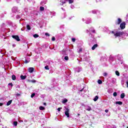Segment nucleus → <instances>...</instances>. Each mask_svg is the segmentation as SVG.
I'll use <instances>...</instances> for the list:
<instances>
[{
    "label": "nucleus",
    "instance_id": "nucleus-12",
    "mask_svg": "<svg viewBox=\"0 0 128 128\" xmlns=\"http://www.w3.org/2000/svg\"><path fill=\"white\" fill-rule=\"evenodd\" d=\"M39 109L40 110H44L45 108L42 106H40Z\"/></svg>",
    "mask_w": 128,
    "mask_h": 128
},
{
    "label": "nucleus",
    "instance_id": "nucleus-42",
    "mask_svg": "<svg viewBox=\"0 0 128 128\" xmlns=\"http://www.w3.org/2000/svg\"><path fill=\"white\" fill-rule=\"evenodd\" d=\"M44 106H46V103L44 102Z\"/></svg>",
    "mask_w": 128,
    "mask_h": 128
},
{
    "label": "nucleus",
    "instance_id": "nucleus-37",
    "mask_svg": "<svg viewBox=\"0 0 128 128\" xmlns=\"http://www.w3.org/2000/svg\"><path fill=\"white\" fill-rule=\"evenodd\" d=\"M92 32L94 34L96 32V30H92Z\"/></svg>",
    "mask_w": 128,
    "mask_h": 128
},
{
    "label": "nucleus",
    "instance_id": "nucleus-2",
    "mask_svg": "<svg viewBox=\"0 0 128 128\" xmlns=\"http://www.w3.org/2000/svg\"><path fill=\"white\" fill-rule=\"evenodd\" d=\"M12 38H14V40H16L17 42H20V36L18 35H12Z\"/></svg>",
    "mask_w": 128,
    "mask_h": 128
},
{
    "label": "nucleus",
    "instance_id": "nucleus-3",
    "mask_svg": "<svg viewBox=\"0 0 128 128\" xmlns=\"http://www.w3.org/2000/svg\"><path fill=\"white\" fill-rule=\"evenodd\" d=\"M120 28L121 30H124L126 28V22H124L120 24Z\"/></svg>",
    "mask_w": 128,
    "mask_h": 128
},
{
    "label": "nucleus",
    "instance_id": "nucleus-9",
    "mask_svg": "<svg viewBox=\"0 0 128 128\" xmlns=\"http://www.w3.org/2000/svg\"><path fill=\"white\" fill-rule=\"evenodd\" d=\"M116 104H119L120 106H122V102L120 101L116 102Z\"/></svg>",
    "mask_w": 128,
    "mask_h": 128
},
{
    "label": "nucleus",
    "instance_id": "nucleus-16",
    "mask_svg": "<svg viewBox=\"0 0 128 128\" xmlns=\"http://www.w3.org/2000/svg\"><path fill=\"white\" fill-rule=\"evenodd\" d=\"M68 102V100L67 99H64L62 101V104H66Z\"/></svg>",
    "mask_w": 128,
    "mask_h": 128
},
{
    "label": "nucleus",
    "instance_id": "nucleus-25",
    "mask_svg": "<svg viewBox=\"0 0 128 128\" xmlns=\"http://www.w3.org/2000/svg\"><path fill=\"white\" fill-rule=\"evenodd\" d=\"M44 69H45V70H50V68H48V66H44Z\"/></svg>",
    "mask_w": 128,
    "mask_h": 128
},
{
    "label": "nucleus",
    "instance_id": "nucleus-33",
    "mask_svg": "<svg viewBox=\"0 0 128 128\" xmlns=\"http://www.w3.org/2000/svg\"><path fill=\"white\" fill-rule=\"evenodd\" d=\"M72 42H76V38H72Z\"/></svg>",
    "mask_w": 128,
    "mask_h": 128
},
{
    "label": "nucleus",
    "instance_id": "nucleus-44",
    "mask_svg": "<svg viewBox=\"0 0 128 128\" xmlns=\"http://www.w3.org/2000/svg\"><path fill=\"white\" fill-rule=\"evenodd\" d=\"M78 116H80V114H78Z\"/></svg>",
    "mask_w": 128,
    "mask_h": 128
},
{
    "label": "nucleus",
    "instance_id": "nucleus-34",
    "mask_svg": "<svg viewBox=\"0 0 128 128\" xmlns=\"http://www.w3.org/2000/svg\"><path fill=\"white\" fill-rule=\"evenodd\" d=\"M8 86H14L12 82L9 83V84H8Z\"/></svg>",
    "mask_w": 128,
    "mask_h": 128
},
{
    "label": "nucleus",
    "instance_id": "nucleus-24",
    "mask_svg": "<svg viewBox=\"0 0 128 128\" xmlns=\"http://www.w3.org/2000/svg\"><path fill=\"white\" fill-rule=\"evenodd\" d=\"M64 60H68V56H66L64 58Z\"/></svg>",
    "mask_w": 128,
    "mask_h": 128
},
{
    "label": "nucleus",
    "instance_id": "nucleus-26",
    "mask_svg": "<svg viewBox=\"0 0 128 128\" xmlns=\"http://www.w3.org/2000/svg\"><path fill=\"white\" fill-rule=\"evenodd\" d=\"M45 36H50V34L48 32L45 33Z\"/></svg>",
    "mask_w": 128,
    "mask_h": 128
},
{
    "label": "nucleus",
    "instance_id": "nucleus-39",
    "mask_svg": "<svg viewBox=\"0 0 128 128\" xmlns=\"http://www.w3.org/2000/svg\"><path fill=\"white\" fill-rule=\"evenodd\" d=\"M25 62L26 64H28V60H26Z\"/></svg>",
    "mask_w": 128,
    "mask_h": 128
},
{
    "label": "nucleus",
    "instance_id": "nucleus-6",
    "mask_svg": "<svg viewBox=\"0 0 128 128\" xmlns=\"http://www.w3.org/2000/svg\"><path fill=\"white\" fill-rule=\"evenodd\" d=\"M98 44H94L92 48V50H96V48H98Z\"/></svg>",
    "mask_w": 128,
    "mask_h": 128
},
{
    "label": "nucleus",
    "instance_id": "nucleus-23",
    "mask_svg": "<svg viewBox=\"0 0 128 128\" xmlns=\"http://www.w3.org/2000/svg\"><path fill=\"white\" fill-rule=\"evenodd\" d=\"M114 96H118V93L116 92H114L113 94Z\"/></svg>",
    "mask_w": 128,
    "mask_h": 128
},
{
    "label": "nucleus",
    "instance_id": "nucleus-43",
    "mask_svg": "<svg viewBox=\"0 0 128 128\" xmlns=\"http://www.w3.org/2000/svg\"><path fill=\"white\" fill-rule=\"evenodd\" d=\"M82 90H84V89L80 90V92H82Z\"/></svg>",
    "mask_w": 128,
    "mask_h": 128
},
{
    "label": "nucleus",
    "instance_id": "nucleus-31",
    "mask_svg": "<svg viewBox=\"0 0 128 128\" xmlns=\"http://www.w3.org/2000/svg\"><path fill=\"white\" fill-rule=\"evenodd\" d=\"M62 108H58V112H60V110H62Z\"/></svg>",
    "mask_w": 128,
    "mask_h": 128
},
{
    "label": "nucleus",
    "instance_id": "nucleus-18",
    "mask_svg": "<svg viewBox=\"0 0 128 128\" xmlns=\"http://www.w3.org/2000/svg\"><path fill=\"white\" fill-rule=\"evenodd\" d=\"M40 10L41 12H43V10H44V6H40Z\"/></svg>",
    "mask_w": 128,
    "mask_h": 128
},
{
    "label": "nucleus",
    "instance_id": "nucleus-1",
    "mask_svg": "<svg viewBox=\"0 0 128 128\" xmlns=\"http://www.w3.org/2000/svg\"><path fill=\"white\" fill-rule=\"evenodd\" d=\"M124 34V32H118L116 31V33L114 34V36L116 38H118V36H122Z\"/></svg>",
    "mask_w": 128,
    "mask_h": 128
},
{
    "label": "nucleus",
    "instance_id": "nucleus-38",
    "mask_svg": "<svg viewBox=\"0 0 128 128\" xmlns=\"http://www.w3.org/2000/svg\"><path fill=\"white\" fill-rule=\"evenodd\" d=\"M126 84L127 85L126 88H128V81H126Z\"/></svg>",
    "mask_w": 128,
    "mask_h": 128
},
{
    "label": "nucleus",
    "instance_id": "nucleus-8",
    "mask_svg": "<svg viewBox=\"0 0 128 128\" xmlns=\"http://www.w3.org/2000/svg\"><path fill=\"white\" fill-rule=\"evenodd\" d=\"M20 78L21 80H26V76L21 75L20 76Z\"/></svg>",
    "mask_w": 128,
    "mask_h": 128
},
{
    "label": "nucleus",
    "instance_id": "nucleus-21",
    "mask_svg": "<svg viewBox=\"0 0 128 128\" xmlns=\"http://www.w3.org/2000/svg\"><path fill=\"white\" fill-rule=\"evenodd\" d=\"M34 38H38L39 36L38 34H35L33 36Z\"/></svg>",
    "mask_w": 128,
    "mask_h": 128
},
{
    "label": "nucleus",
    "instance_id": "nucleus-30",
    "mask_svg": "<svg viewBox=\"0 0 128 128\" xmlns=\"http://www.w3.org/2000/svg\"><path fill=\"white\" fill-rule=\"evenodd\" d=\"M82 52V48H80L79 49L78 52Z\"/></svg>",
    "mask_w": 128,
    "mask_h": 128
},
{
    "label": "nucleus",
    "instance_id": "nucleus-41",
    "mask_svg": "<svg viewBox=\"0 0 128 128\" xmlns=\"http://www.w3.org/2000/svg\"><path fill=\"white\" fill-rule=\"evenodd\" d=\"M112 34H114V31H112Z\"/></svg>",
    "mask_w": 128,
    "mask_h": 128
},
{
    "label": "nucleus",
    "instance_id": "nucleus-36",
    "mask_svg": "<svg viewBox=\"0 0 128 128\" xmlns=\"http://www.w3.org/2000/svg\"><path fill=\"white\" fill-rule=\"evenodd\" d=\"M16 96H20V94H16Z\"/></svg>",
    "mask_w": 128,
    "mask_h": 128
},
{
    "label": "nucleus",
    "instance_id": "nucleus-19",
    "mask_svg": "<svg viewBox=\"0 0 128 128\" xmlns=\"http://www.w3.org/2000/svg\"><path fill=\"white\" fill-rule=\"evenodd\" d=\"M98 82L99 84H102V81L100 80H98Z\"/></svg>",
    "mask_w": 128,
    "mask_h": 128
},
{
    "label": "nucleus",
    "instance_id": "nucleus-13",
    "mask_svg": "<svg viewBox=\"0 0 128 128\" xmlns=\"http://www.w3.org/2000/svg\"><path fill=\"white\" fill-rule=\"evenodd\" d=\"M126 96V94H124V93H122L120 95V98H124Z\"/></svg>",
    "mask_w": 128,
    "mask_h": 128
},
{
    "label": "nucleus",
    "instance_id": "nucleus-15",
    "mask_svg": "<svg viewBox=\"0 0 128 128\" xmlns=\"http://www.w3.org/2000/svg\"><path fill=\"white\" fill-rule=\"evenodd\" d=\"M26 28H27V30H31L30 26V25L28 24V25L26 26Z\"/></svg>",
    "mask_w": 128,
    "mask_h": 128
},
{
    "label": "nucleus",
    "instance_id": "nucleus-5",
    "mask_svg": "<svg viewBox=\"0 0 128 128\" xmlns=\"http://www.w3.org/2000/svg\"><path fill=\"white\" fill-rule=\"evenodd\" d=\"M122 22V19L120 18H118L117 21L116 22V24H120Z\"/></svg>",
    "mask_w": 128,
    "mask_h": 128
},
{
    "label": "nucleus",
    "instance_id": "nucleus-4",
    "mask_svg": "<svg viewBox=\"0 0 128 128\" xmlns=\"http://www.w3.org/2000/svg\"><path fill=\"white\" fill-rule=\"evenodd\" d=\"M70 109L66 108L65 111V115L66 116L67 118H70Z\"/></svg>",
    "mask_w": 128,
    "mask_h": 128
},
{
    "label": "nucleus",
    "instance_id": "nucleus-27",
    "mask_svg": "<svg viewBox=\"0 0 128 128\" xmlns=\"http://www.w3.org/2000/svg\"><path fill=\"white\" fill-rule=\"evenodd\" d=\"M52 42H54L56 40V38L54 36H52Z\"/></svg>",
    "mask_w": 128,
    "mask_h": 128
},
{
    "label": "nucleus",
    "instance_id": "nucleus-45",
    "mask_svg": "<svg viewBox=\"0 0 128 128\" xmlns=\"http://www.w3.org/2000/svg\"><path fill=\"white\" fill-rule=\"evenodd\" d=\"M127 128H128V126H127Z\"/></svg>",
    "mask_w": 128,
    "mask_h": 128
},
{
    "label": "nucleus",
    "instance_id": "nucleus-17",
    "mask_svg": "<svg viewBox=\"0 0 128 128\" xmlns=\"http://www.w3.org/2000/svg\"><path fill=\"white\" fill-rule=\"evenodd\" d=\"M86 110H88V112L92 110V108H90V106H88Z\"/></svg>",
    "mask_w": 128,
    "mask_h": 128
},
{
    "label": "nucleus",
    "instance_id": "nucleus-11",
    "mask_svg": "<svg viewBox=\"0 0 128 128\" xmlns=\"http://www.w3.org/2000/svg\"><path fill=\"white\" fill-rule=\"evenodd\" d=\"M12 80H16V76L14 74L12 75Z\"/></svg>",
    "mask_w": 128,
    "mask_h": 128
},
{
    "label": "nucleus",
    "instance_id": "nucleus-22",
    "mask_svg": "<svg viewBox=\"0 0 128 128\" xmlns=\"http://www.w3.org/2000/svg\"><path fill=\"white\" fill-rule=\"evenodd\" d=\"M14 126H18V122H14Z\"/></svg>",
    "mask_w": 128,
    "mask_h": 128
},
{
    "label": "nucleus",
    "instance_id": "nucleus-14",
    "mask_svg": "<svg viewBox=\"0 0 128 128\" xmlns=\"http://www.w3.org/2000/svg\"><path fill=\"white\" fill-rule=\"evenodd\" d=\"M98 100V96H96L95 98H94V102H96Z\"/></svg>",
    "mask_w": 128,
    "mask_h": 128
},
{
    "label": "nucleus",
    "instance_id": "nucleus-10",
    "mask_svg": "<svg viewBox=\"0 0 128 128\" xmlns=\"http://www.w3.org/2000/svg\"><path fill=\"white\" fill-rule=\"evenodd\" d=\"M12 100H9L8 102H7V104H6V106H10V104H12Z\"/></svg>",
    "mask_w": 128,
    "mask_h": 128
},
{
    "label": "nucleus",
    "instance_id": "nucleus-28",
    "mask_svg": "<svg viewBox=\"0 0 128 128\" xmlns=\"http://www.w3.org/2000/svg\"><path fill=\"white\" fill-rule=\"evenodd\" d=\"M34 96H36V94L35 93H33L31 94V98H34Z\"/></svg>",
    "mask_w": 128,
    "mask_h": 128
},
{
    "label": "nucleus",
    "instance_id": "nucleus-29",
    "mask_svg": "<svg viewBox=\"0 0 128 128\" xmlns=\"http://www.w3.org/2000/svg\"><path fill=\"white\" fill-rule=\"evenodd\" d=\"M103 76H108V73H106V72L104 73Z\"/></svg>",
    "mask_w": 128,
    "mask_h": 128
},
{
    "label": "nucleus",
    "instance_id": "nucleus-40",
    "mask_svg": "<svg viewBox=\"0 0 128 128\" xmlns=\"http://www.w3.org/2000/svg\"><path fill=\"white\" fill-rule=\"evenodd\" d=\"M105 112H108V110H105Z\"/></svg>",
    "mask_w": 128,
    "mask_h": 128
},
{
    "label": "nucleus",
    "instance_id": "nucleus-32",
    "mask_svg": "<svg viewBox=\"0 0 128 128\" xmlns=\"http://www.w3.org/2000/svg\"><path fill=\"white\" fill-rule=\"evenodd\" d=\"M30 82H33V83L36 82V80H30Z\"/></svg>",
    "mask_w": 128,
    "mask_h": 128
},
{
    "label": "nucleus",
    "instance_id": "nucleus-20",
    "mask_svg": "<svg viewBox=\"0 0 128 128\" xmlns=\"http://www.w3.org/2000/svg\"><path fill=\"white\" fill-rule=\"evenodd\" d=\"M116 76H120V72H118V70H116Z\"/></svg>",
    "mask_w": 128,
    "mask_h": 128
},
{
    "label": "nucleus",
    "instance_id": "nucleus-35",
    "mask_svg": "<svg viewBox=\"0 0 128 128\" xmlns=\"http://www.w3.org/2000/svg\"><path fill=\"white\" fill-rule=\"evenodd\" d=\"M4 106V104L0 102V106Z\"/></svg>",
    "mask_w": 128,
    "mask_h": 128
},
{
    "label": "nucleus",
    "instance_id": "nucleus-7",
    "mask_svg": "<svg viewBox=\"0 0 128 128\" xmlns=\"http://www.w3.org/2000/svg\"><path fill=\"white\" fill-rule=\"evenodd\" d=\"M34 68H28L29 72H34Z\"/></svg>",
    "mask_w": 128,
    "mask_h": 128
}]
</instances>
